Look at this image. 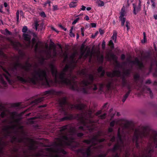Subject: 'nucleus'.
<instances>
[{"label": "nucleus", "instance_id": "39", "mask_svg": "<svg viewBox=\"0 0 157 157\" xmlns=\"http://www.w3.org/2000/svg\"><path fill=\"white\" fill-rule=\"evenodd\" d=\"M124 74L125 75H128L130 73V71L129 70H127L124 72Z\"/></svg>", "mask_w": 157, "mask_h": 157}, {"label": "nucleus", "instance_id": "58", "mask_svg": "<svg viewBox=\"0 0 157 157\" xmlns=\"http://www.w3.org/2000/svg\"><path fill=\"white\" fill-rule=\"evenodd\" d=\"M2 7H3V6L2 5L0 6V12H1V13H3V11L1 10Z\"/></svg>", "mask_w": 157, "mask_h": 157}, {"label": "nucleus", "instance_id": "37", "mask_svg": "<svg viewBox=\"0 0 157 157\" xmlns=\"http://www.w3.org/2000/svg\"><path fill=\"white\" fill-rule=\"evenodd\" d=\"M105 41L104 40H103L102 41V49H104L105 48Z\"/></svg>", "mask_w": 157, "mask_h": 157}, {"label": "nucleus", "instance_id": "50", "mask_svg": "<svg viewBox=\"0 0 157 157\" xmlns=\"http://www.w3.org/2000/svg\"><path fill=\"white\" fill-rule=\"evenodd\" d=\"M4 109L3 107L1 104H0V110L2 111Z\"/></svg>", "mask_w": 157, "mask_h": 157}, {"label": "nucleus", "instance_id": "10", "mask_svg": "<svg viewBox=\"0 0 157 157\" xmlns=\"http://www.w3.org/2000/svg\"><path fill=\"white\" fill-rule=\"evenodd\" d=\"M23 36L24 39L25 41V43L26 46L33 48L36 42L35 37H36V35L34 33H30L29 34L24 33Z\"/></svg>", "mask_w": 157, "mask_h": 157}, {"label": "nucleus", "instance_id": "27", "mask_svg": "<svg viewBox=\"0 0 157 157\" xmlns=\"http://www.w3.org/2000/svg\"><path fill=\"white\" fill-rule=\"evenodd\" d=\"M96 3L99 6H102L104 5L103 2L100 0H97L96 1Z\"/></svg>", "mask_w": 157, "mask_h": 157}, {"label": "nucleus", "instance_id": "22", "mask_svg": "<svg viewBox=\"0 0 157 157\" xmlns=\"http://www.w3.org/2000/svg\"><path fill=\"white\" fill-rule=\"evenodd\" d=\"M31 65L28 62H27L25 65L22 66V68L26 71L30 70L31 67Z\"/></svg>", "mask_w": 157, "mask_h": 157}, {"label": "nucleus", "instance_id": "43", "mask_svg": "<svg viewBox=\"0 0 157 157\" xmlns=\"http://www.w3.org/2000/svg\"><path fill=\"white\" fill-rule=\"evenodd\" d=\"M70 35L71 37H75V36L74 34L72 33V30H71L70 32Z\"/></svg>", "mask_w": 157, "mask_h": 157}, {"label": "nucleus", "instance_id": "11", "mask_svg": "<svg viewBox=\"0 0 157 157\" xmlns=\"http://www.w3.org/2000/svg\"><path fill=\"white\" fill-rule=\"evenodd\" d=\"M2 68L3 71L2 75L0 74V81L1 82L3 85H6V83L5 81V79L7 80L10 84H12L13 82V81L9 72L0 66V68Z\"/></svg>", "mask_w": 157, "mask_h": 157}, {"label": "nucleus", "instance_id": "59", "mask_svg": "<svg viewBox=\"0 0 157 157\" xmlns=\"http://www.w3.org/2000/svg\"><path fill=\"white\" fill-rule=\"evenodd\" d=\"M59 26L60 27L61 29H66L63 28L62 25H59Z\"/></svg>", "mask_w": 157, "mask_h": 157}, {"label": "nucleus", "instance_id": "54", "mask_svg": "<svg viewBox=\"0 0 157 157\" xmlns=\"http://www.w3.org/2000/svg\"><path fill=\"white\" fill-rule=\"evenodd\" d=\"M152 8L154 9L155 7V3H153L152 5Z\"/></svg>", "mask_w": 157, "mask_h": 157}, {"label": "nucleus", "instance_id": "23", "mask_svg": "<svg viewBox=\"0 0 157 157\" xmlns=\"http://www.w3.org/2000/svg\"><path fill=\"white\" fill-rule=\"evenodd\" d=\"M19 59V57L18 56H15L13 59L16 61V63L14 65V68L16 69L18 67L21 66V65L17 62L18 60Z\"/></svg>", "mask_w": 157, "mask_h": 157}, {"label": "nucleus", "instance_id": "6", "mask_svg": "<svg viewBox=\"0 0 157 157\" xmlns=\"http://www.w3.org/2000/svg\"><path fill=\"white\" fill-rule=\"evenodd\" d=\"M34 50L36 52L42 53L44 56L42 57V59L44 60L50 58H53L56 55L55 48H53V52L52 53L51 48H48V45L44 44L40 41H38L34 46Z\"/></svg>", "mask_w": 157, "mask_h": 157}, {"label": "nucleus", "instance_id": "52", "mask_svg": "<svg viewBox=\"0 0 157 157\" xmlns=\"http://www.w3.org/2000/svg\"><path fill=\"white\" fill-rule=\"evenodd\" d=\"M105 155H101L98 156L97 157H105Z\"/></svg>", "mask_w": 157, "mask_h": 157}, {"label": "nucleus", "instance_id": "1", "mask_svg": "<svg viewBox=\"0 0 157 157\" xmlns=\"http://www.w3.org/2000/svg\"><path fill=\"white\" fill-rule=\"evenodd\" d=\"M78 55V52H75L68 59L67 53H64L63 62L67 61L68 63L61 72H58L56 66L51 64L48 68H37L28 73L22 72L18 74L16 78L23 83L29 82L34 84L38 83L49 86L53 84V81L50 79L52 74L54 78L53 81L56 84H65L72 90L82 91L85 93H89V89L96 90L97 89L96 86L91 84L94 76L91 74H88L86 69L82 70L80 74L85 77L83 81L80 83L74 81L76 77L72 70L75 66V57Z\"/></svg>", "mask_w": 157, "mask_h": 157}, {"label": "nucleus", "instance_id": "55", "mask_svg": "<svg viewBox=\"0 0 157 157\" xmlns=\"http://www.w3.org/2000/svg\"><path fill=\"white\" fill-rule=\"evenodd\" d=\"M103 86L102 84H100V90H102V89Z\"/></svg>", "mask_w": 157, "mask_h": 157}, {"label": "nucleus", "instance_id": "15", "mask_svg": "<svg viewBox=\"0 0 157 157\" xmlns=\"http://www.w3.org/2000/svg\"><path fill=\"white\" fill-rule=\"evenodd\" d=\"M44 23L43 22L36 21L32 25L33 28L35 29H43L45 28L44 27Z\"/></svg>", "mask_w": 157, "mask_h": 157}, {"label": "nucleus", "instance_id": "24", "mask_svg": "<svg viewBox=\"0 0 157 157\" xmlns=\"http://www.w3.org/2000/svg\"><path fill=\"white\" fill-rule=\"evenodd\" d=\"M98 71L99 73H100L101 76H103L105 73V72L102 67H100L98 69Z\"/></svg>", "mask_w": 157, "mask_h": 157}, {"label": "nucleus", "instance_id": "49", "mask_svg": "<svg viewBox=\"0 0 157 157\" xmlns=\"http://www.w3.org/2000/svg\"><path fill=\"white\" fill-rule=\"evenodd\" d=\"M125 58V56L124 54H122L121 56V59L123 60Z\"/></svg>", "mask_w": 157, "mask_h": 157}, {"label": "nucleus", "instance_id": "44", "mask_svg": "<svg viewBox=\"0 0 157 157\" xmlns=\"http://www.w3.org/2000/svg\"><path fill=\"white\" fill-rule=\"evenodd\" d=\"M106 113H104L102 115H101L100 116V118H101V119H102L105 118V116H106Z\"/></svg>", "mask_w": 157, "mask_h": 157}, {"label": "nucleus", "instance_id": "19", "mask_svg": "<svg viewBox=\"0 0 157 157\" xmlns=\"http://www.w3.org/2000/svg\"><path fill=\"white\" fill-rule=\"evenodd\" d=\"M44 97H42L36 99L32 101L31 102V104L33 105L36 104L43 101L44 100Z\"/></svg>", "mask_w": 157, "mask_h": 157}, {"label": "nucleus", "instance_id": "21", "mask_svg": "<svg viewBox=\"0 0 157 157\" xmlns=\"http://www.w3.org/2000/svg\"><path fill=\"white\" fill-rule=\"evenodd\" d=\"M133 6L134 9L133 13L134 14L136 15L139 11H140V6H136V5L134 4H133Z\"/></svg>", "mask_w": 157, "mask_h": 157}, {"label": "nucleus", "instance_id": "33", "mask_svg": "<svg viewBox=\"0 0 157 157\" xmlns=\"http://www.w3.org/2000/svg\"><path fill=\"white\" fill-rule=\"evenodd\" d=\"M0 55L2 56L5 58H6V57L1 50H0Z\"/></svg>", "mask_w": 157, "mask_h": 157}, {"label": "nucleus", "instance_id": "53", "mask_svg": "<svg viewBox=\"0 0 157 157\" xmlns=\"http://www.w3.org/2000/svg\"><path fill=\"white\" fill-rule=\"evenodd\" d=\"M99 31L101 35H102L104 33V30H100Z\"/></svg>", "mask_w": 157, "mask_h": 157}, {"label": "nucleus", "instance_id": "38", "mask_svg": "<svg viewBox=\"0 0 157 157\" xmlns=\"http://www.w3.org/2000/svg\"><path fill=\"white\" fill-rule=\"evenodd\" d=\"M147 90L148 91V92L150 94V96L151 97L152 96V93L151 89L149 88H147Z\"/></svg>", "mask_w": 157, "mask_h": 157}, {"label": "nucleus", "instance_id": "42", "mask_svg": "<svg viewBox=\"0 0 157 157\" xmlns=\"http://www.w3.org/2000/svg\"><path fill=\"white\" fill-rule=\"evenodd\" d=\"M103 56L101 55L99 59V61L101 62H102L103 61Z\"/></svg>", "mask_w": 157, "mask_h": 157}, {"label": "nucleus", "instance_id": "4", "mask_svg": "<svg viewBox=\"0 0 157 157\" xmlns=\"http://www.w3.org/2000/svg\"><path fill=\"white\" fill-rule=\"evenodd\" d=\"M115 124L120 125V127L118 129L117 144L115 145L113 151L114 152L117 150L119 151L124 150L125 157H127L128 155V151L126 149L128 147L125 145L124 137L126 134L129 133L132 129L133 124L131 121L123 119L113 121L110 122V126L113 127Z\"/></svg>", "mask_w": 157, "mask_h": 157}, {"label": "nucleus", "instance_id": "12", "mask_svg": "<svg viewBox=\"0 0 157 157\" xmlns=\"http://www.w3.org/2000/svg\"><path fill=\"white\" fill-rule=\"evenodd\" d=\"M81 55L79 56V59H80L82 56L83 57L84 59H85L88 56L90 57L89 61H91V58L93 54V53L92 51L90 50L89 48H87L86 50L84 51L83 49V48H82L81 50Z\"/></svg>", "mask_w": 157, "mask_h": 157}, {"label": "nucleus", "instance_id": "26", "mask_svg": "<svg viewBox=\"0 0 157 157\" xmlns=\"http://www.w3.org/2000/svg\"><path fill=\"white\" fill-rule=\"evenodd\" d=\"M130 90H129V91L125 94L122 100V101L123 102H124L125 101L126 99L128 97L129 94H130Z\"/></svg>", "mask_w": 157, "mask_h": 157}, {"label": "nucleus", "instance_id": "36", "mask_svg": "<svg viewBox=\"0 0 157 157\" xmlns=\"http://www.w3.org/2000/svg\"><path fill=\"white\" fill-rule=\"evenodd\" d=\"M16 17H17V22H18V20H19V12L18 11H17V12H16Z\"/></svg>", "mask_w": 157, "mask_h": 157}, {"label": "nucleus", "instance_id": "16", "mask_svg": "<svg viewBox=\"0 0 157 157\" xmlns=\"http://www.w3.org/2000/svg\"><path fill=\"white\" fill-rule=\"evenodd\" d=\"M107 75L109 77H113L114 76L119 77L121 75L120 72L118 70H115L113 73L109 72L106 73Z\"/></svg>", "mask_w": 157, "mask_h": 157}, {"label": "nucleus", "instance_id": "2", "mask_svg": "<svg viewBox=\"0 0 157 157\" xmlns=\"http://www.w3.org/2000/svg\"><path fill=\"white\" fill-rule=\"evenodd\" d=\"M17 113L12 112L10 113V118L4 121L7 124L3 128V132L5 137L10 136L12 138V141L25 143L27 141L29 143V147L30 149H35L36 148L35 142L32 139L24 138L18 136V130L22 131L23 127L20 125L19 119L17 118Z\"/></svg>", "mask_w": 157, "mask_h": 157}, {"label": "nucleus", "instance_id": "60", "mask_svg": "<svg viewBox=\"0 0 157 157\" xmlns=\"http://www.w3.org/2000/svg\"><path fill=\"white\" fill-rule=\"evenodd\" d=\"M22 29H28V28L27 26H24L23 27Z\"/></svg>", "mask_w": 157, "mask_h": 157}, {"label": "nucleus", "instance_id": "61", "mask_svg": "<svg viewBox=\"0 0 157 157\" xmlns=\"http://www.w3.org/2000/svg\"><path fill=\"white\" fill-rule=\"evenodd\" d=\"M115 138L114 137H113L111 139V141H113L115 140Z\"/></svg>", "mask_w": 157, "mask_h": 157}, {"label": "nucleus", "instance_id": "13", "mask_svg": "<svg viewBox=\"0 0 157 157\" xmlns=\"http://www.w3.org/2000/svg\"><path fill=\"white\" fill-rule=\"evenodd\" d=\"M127 63L131 65H136L140 69H141L143 67V65L142 61H140L137 58H136L134 61H131L129 58L127 59Z\"/></svg>", "mask_w": 157, "mask_h": 157}, {"label": "nucleus", "instance_id": "32", "mask_svg": "<svg viewBox=\"0 0 157 157\" xmlns=\"http://www.w3.org/2000/svg\"><path fill=\"white\" fill-rule=\"evenodd\" d=\"M130 25V23L128 22V21H126L125 23V26L126 27V28L127 29H130L129 27V25Z\"/></svg>", "mask_w": 157, "mask_h": 157}, {"label": "nucleus", "instance_id": "20", "mask_svg": "<svg viewBox=\"0 0 157 157\" xmlns=\"http://www.w3.org/2000/svg\"><path fill=\"white\" fill-rule=\"evenodd\" d=\"M56 92L54 90H51L45 91L43 94V95H46L48 96L49 95L55 94Z\"/></svg>", "mask_w": 157, "mask_h": 157}, {"label": "nucleus", "instance_id": "28", "mask_svg": "<svg viewBox=\"0 0 157 157\" xmlns=\"http://www.w3.org/2000/svg\"><path fill=\"white\" fill-rule=\"evenodd\" d=\"M117 33L115 32L113 33V35L112 36V39L114 40L115 42H116L117 40Z\"/></svg>", "mask_w": 157, "mask_h": 157}, {"label": "nucleus", "instance_id": "48", "mask_svg": "<svg viewBox=\"0 0 157 157\" xmlns=\"http://www.w3.org/2000/svg\"><path fill=\"white\" fill-rule=\"evenodd\" d=\"M98 31H97L96 33H95V35H92V38H94L95 37V36H96V35H97V34H98Z\"/></svg>", "mask_w": 157, "mask_h": 157}, {"label": "nucleus", "instance_id": "64", "mask_svg": "<svg viewBox=\"0 0 157 157\" xmlns=\"http://www.w3.org/2000/svg\"><path fill=\"white\" fill-rule=\"evenodd\" d=\"M113 157H119L118 153H117L115 155L113 156Z\"/></svg>", "mask_w": 157, "mask_h": 157}, {"label": "nucleus", "instance_id": "5", "mask_svg": "<svg viewBox=\"0 0 157 157\" xmlns=\"http://www.w3.org/2000/svg\"><path fill=\"white\" fill-rule=\"evenodd\" d=\"M59 105L61 107V111L63 112L65 115H67L61 119V121L71 119L73 118V116L72 115L69 114V110L75 108L81 110L83 109L84 107V105L82 104L79 103L75 105L67 104L65 98L60 100Z\"/></svg>", "mask_w": 157, "mask_h": 157}, {"label": "nucleus", "instance_id": "9", "mask_svg": "<svg viewBox=\"0 0 157 157\" xmlns=\"http://www.w3.org/2000/svg\"><path fill=\"white\" fill-rule=\"evenodd\" d=\"M10 157H48V156L41 151L35 153L31 155H28L24 152L15 151Z\"/></svg>", "mask_w": 157, "mask_h": 157}, {"label": "nucleus", "instance_id": "62", "mask_svg": "<svg viewBox=\"0 0 157 157\" xmlns=\"http://www.w3.org/2000/svg\"><path fill=\"white\" fill-rule=\"evenodd\" d=\"M4 5L5 7H7V3L6 2L4 3Z\"/></svg>", "mask_w": 157, "mask_h": 157}, {"label": "nucleus", "instance_id": "40", "mask_svg": "<svg viewBox=\"0 0 157 157\" xmlns=\"http://www.w3.org/2000/svg\"><path fill=\"white\" fill-rule=\"evenodd\" d=\"M40 15L42 17H46V15L45 13L44 12H41L40 14Z\"/></svg>", "mask_w": 157, "mask_h": 157}, {"label": "nucleus", "instance_id": "41", "mask_svg": "<svg viewBox=\"0 0 157 157\" xmlns=\"http://www.w3.org/2000/svg\"><path fill=\"white\" fill-rule=\"evenodd\" d=\"M90 26L93 28H95L96 26V24L95 23H92L90 24Z\"/></svg>", "mask_w": 157, "mask_h": 157}, {"label": "nucleus", "instance_id": "14", "mask_svg": "<svg viewBox=\"0 0 157 157\" xmlns=\"http://www.w3.org/2000/svg\"><path fill=\"white\" fill-rule=\"evenodd\" d=\"M126 13L125 7L123 6L121 9L120 13V16L119 17L121 21V25L122 26L124 25V23L125 21V18L124 17L126 15Z\"/></svg>", "mask_w": 157, "mask_h": 157}, {"label": "nucleus", "instance_id": "7", "mask_svg": "<svg viewBox=\"0 0 157 157\" xmlns=\"http://www.w3.org/2000/svg\"><path fill=\"white\" fill-rule=\"evenodd\" d=\"M104 140V139H99L97 136H94L91 140H85L83 141V143L86 144L87 146H85L82 147V149L78 150L77 152L78 154H82L83 157H88L90 155L92 145L94 146V148H95L96 147L94 146L95 144L98 142H103Z\"/></svg>", "mask_w": 157, "mask_h": 157}, {"label": "nucleus", "instance_id": "18", "mask_svg": "<svg viewBox=\"0 0 157 157\" xmlns=\"http://www.w3.org/2000/svg\"><path fill=\"white\" fill-rule=\"evenodd\" d=\"M11 43L14 48L17 50H18L19 48L21 46V44L18 41H11Z\"/></svg>", "mask_w": 157, "mask_h": 157}, {"label": "nucleus", "instance_id": "8", "mask_svg": "<svg viewBox=\"0 0 157 157\" xmlns=\"http://www.w3.org/2000/svg\"><path fill=\"white\" fill-rule=\"evenodd\" d=\"M92 113V111L89 110L87 111H83L81 114L77 115V119L80 120L84 124V127H79V129H87L89 130L90 131H92L94 128L93 126L94 122L90 119H88L89 118L92 117L91 115Z\"/></svg>", "mask_w": 157, "mask_h": 157}, {"label": "nucleus", "instance_id": "30", "mask_svg": "<svg viewBox=\"0 0 157 157\" xmlns=\"http://www.w3.org/2000/svg\"><path fill=\"white\" fill-rule=\"evenodd\" d=\"M109 45L110 47L111 48H114V44L112 40H110L109 41Z\"/></svg>", "mask_w": 157, "mask_h": 157}, {"label": "nucleus", "instance_id": "3", "mask_svg": "<svg viewBox=\"0 0 157 157\" xmlns=\"http://www.w3.org/2000/svg\"><path fill=\"white\" fill-rule=\"evenodd\" d=\"M75 132V129L70 126H65L62 128L59 132L58 138L55 143V148L51 150V151L56 153L52 155V157H62L60 153H66L62 147L68 146L74 148L78 146V144L74 141L72 136Z\"/></svg>", "mask_w": 157, "mask_h": 157}, {"label": "nucleus", "instance_id": "47", "mask_svg": "<svg viewBox=\"0 0 157 157\" xmlns=\"http://www.w3.org/2000/svg\"><path fill=\"white\" fill-rule=\"evenodd\" d=\"M83 135V134L82 133H79L77 134V136L78 137H81Z\"/></svg>", "mask_w": 157, "mask_h": 157}, {"label": "nucleus", "instance_id": "31", "mask_svg": "<svg viewBox=\"0 0 157 157\" xmlns=\"http://www.w3.org/2000/svg\"><path fill=\"white\" fill-rule=\"evenodd\" d=\"M143 35H144V39H143V40H142V43H145L146 40V34H145V32H144Z\"/></svg>", "mask_w": 157, "mask_h": 157}, {"label": "nucleus", "instance_id": "63", "mask_svg": "<svg viewBox=\"0 0 157 157\" xmlns=\"http://www.w3.org/2000/svg\"><path fill=\"white\" fill-rule=\"evenodd\" d=\"M154 17L155 19H157V14L156 15H154Z\"/></svg>", "mask_w": 157, "mask_h": 157}, {"label": "nucleus", "instance_id": "56", "mask_svg": "<svg viewBox=\"0 0 157 157\" xmlns=\"http://www.w3.org/2000/svg\"><path fill=\"white\" fill-rule=\"evenodd\" d=\"M50 1H48L47 2L45 3V4L46 5L47 4H48V5H49V6H50Z\"/></svg>", "mask_w": 157, "mask_h": 157}, {"label": "nucleus", "instance_id": "29", "mask_svg": "<svg viewBox=\"0 0 157 157\" xmlns=\"http://www.w3.org/2000/svg\"><path fill=\"white\" fill-rule=\"evenodd\" d=\"M77 6L76 2H71L69 4V6L70 8H74Z\"/></svg>", "mask_w": 157, "mask_h": 157}, {"label": "nucleus", "instance_id": "46", "mask_svg": "<svg viewBox=\"0 0 157 157\" xmlns=\"http://www.w3.org/2000/svg\"><path fill=\"white\" fill-rule=\"evenodd\" d=\"M86 7L84 6H82V8H81V10H84L86 9Z\"/></svg>", "mask_w": 157, "mask_h": 157}, {"label": "nucleus", "instance_id": "35", "mask_svg": "<svg viewBox=\"0 0 157 157\" xmlns=\"http://www.w3.org/2000/svg\"><path fill=\"white\" fill-rule=\"evenodd\" d=\"M79 20V18L78 17L74 21H73V22L72 23V24L73 25H74Z\"/></svg>", "mask_w": 157, "mask_h": 157}, {"label": "nucleus", "instance_id": "25", "mask_svg": "<svg viewBox=\"0 0 157 157\" xmlns=\"http://www.w3.org/2000/svg\"><path fill=\"white\" fill-rule=\"evenodd\" d=\"M9 113V111L6 110H4L1 113V116L3 118L4 117L6 116L7 114Z\"/></svg>", "mask_w": 157, "mask_h": 157}, {"label": "nucleus", "instance_id": "34", "mask_svg": "<svg viewBox=\"0 0 157 157\" xmlns=\"http://www.w3.org/2000/svg\"><path fill=\"white\" fill-rule=\"evenodd\" d=\"M58 9V6L57 5L53 6V10L55 11Z\"/></svg>", "mask_w": 157, "mask_h": 157}, {"label": "nucleus", "instance_id": "17", "mask_svg": "<svg viewBox=\"0 0 157 157\" xmlns=\"http://www.w3.org/2000/svg\"><path fill=\"white\" fill-rule=\"evenodd\" d=\"M117 57L115 55L113 54H107L106 56V58L108 60H110L112 59L117 64H118V63L117 61Z\"/></svg>", "mask_w": 157, "mask_h": 157}, {"label": "nucleus", "instance_id": "51", "mask_svg": "<svg viewBox=\"0 0 157 157\" xmlns=\"http://www.w3.org/2000/svg\"><path fill=\"white\" fill-rule=\"evenodd\" d=\"M113 130V128H109L108 131L109 132H112Z\"/></svg>", "mask_w": 157, "mask_h": 157}, {"label": "nucleus", "instance_id": "57", "mask_svg": "<svg viewBox=\"0 0 157 157\" xmlns=\"http://www.w3.org/2000/svg\"><path fill=\"white\" fill-rule=\"evenodd\" d=\"M85 18L87 21L89 20V17L88 16H86Z\"/></svg>", "mask_w": 157, "mask_h": 157}, {"label": "nucleus", "instance_id": "45", "mask_svg": "<svg viewBox=\"0 0 157 157\" xmlns=\"http://www.w3.org/2000/svg\"><path fill=\"white\" fill-rule=\"evenodd\" d=\"M139 76L138 75H137V74L136 75L134 76V78L136 79H138L139 78Z\"/></svg>", "mask_w": 157, "mask_h": 157}]
</instances>
